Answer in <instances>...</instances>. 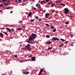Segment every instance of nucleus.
I'll use <instances>...</instances> for the list:
<instances>
[{
	"label": "nucleus",
	"instance_id": "nucleus-11",
	"mask_svg": "<svg viewBox=\"0 0 75 75\" xmlns=\"http://www.w3.org/2000/svg\"><path fill=\"white\" fill-rule=\"evenodd\" d=\"M29 40H28L27 41V42L29 43V44H32V43H33V42H32L31 41H29Z\"/></svg>",
	"mask_w": 75,
	"mask_h": 75
},
{
	"label": "nucleus",
	"instance_id": "nucleus-34",
	"mask_svg": "<svg viewBox=\"0 0 75 75\" xmlns=\"http://www.w3.org/2000/svg\"><path fill=\"white\" fill-rule=\"evenodd\" d=\"M32 56V55H30L29 57H28V58H30V57H31Z\"/></svg>",
	"mask_w": 75,
	"mask_h": 75
},
{
	"label": "nucleus",
	"instance_id": "nucleus-3",
	"mask_svg": "<svg viewBox=\"0 0 75 75\" xmlns=\"http://www.w3.org/2000/svg\"><path fill=\"white\" fill-rule=\"evenodd\" d=\"M37 35L35 34L32 33V35H31V37H32L33 39H35V38L37 37Z\"/></svg>",
	"mask_w": 75,
	"mask_h": 75
},
{
	"label": "nucleus",
	"instance_id": "nucleus-33",
	"mask_svg": "<svg viewBox=\"0 0 75 75\" xmlns=\"http://www.w3.org/2000/svg\"><path fill=\"white\" fill-rule=\"evenodd\" d=\"M23 73H24L25 74H27V72H24Z\"/></svg>",
	"mask_w": 75,
	"mask_h": 75
},
{
	"label": "nucleus",
	"instance_id": "nucleus-23",
	"mask_svg": "<svg viewBox=\"0 0 75 75\" xmlns=\"http://www.w3.org/2000/svg\"><path fill=\"white\" fill-rule=\"evenodd\" d=\"M6 8V9H9L10 8V7H8L7 8L6 7V8Z\"/></svg>",
	"mask_w": 75,
	"mask_h": 75
},
{
	"label": "nucleus",
	"instance_id": "nucleus-46",
	"mask_svg": "<svg viewBox=\"0 0 75 75\" xmlns=\"http://www.w3.org/2000/svg\"><path fill=\"white\" fill-rule=\"evenodd\" d=\"M68 42V41H67V42H65V44H67V43Z\"/></svg>",
	"mask_w": 75,
	"mask_h": 75
},
{
	"label": "nucleus",
	"instance_id": "nucleus-2",
	"mask_svg": "<svg viewBox=\"0 0 75 75\" xmlns=\"http://www.w3.org/2000/svg\"><path fill=\"white\" fill-rule=\"evenodd\" d=\"M64 13L65 14H67L68 13H69V10L68 9V8H64Z\"/></svg>",
	"mask_w": 75,
	"mask_h": 75
},
{
	"label": "nucleus",
	"instance_id": "nucleus-62",
	"mask_svg": "<svg viewBox=\"0 0 75 75\" xmlns=\"http://www.w3.org/2000/svg\"><path fill=\"white\" fill-rule=\"evenodd\" d=\"M0 12H2V10H0Z\"/></svg>",
	"mask_w": 75,
	"mask_h": 75
},
{
	"label": "nucleus",
	"instance_id": "nucleus-59",
	"mask_svg": "<svg viewBox=\"0 0 75 75\" xmlns=\"http://www.w3.org/2000/svg\"><path fill=\"white\" fill-rule=\"evenodd\" d=\"M2 30H4V28H1Z\"/></svg>",
	"mask_w": 75,
	"mask_h": 75
},
{
	"label": "nucleus",
	"instance_id": "nucleus-24",
	"mask_svg": "<svg viewBox=\"0 0 75 75\" xmlns=\"http://www.w3.org/2000/svg\"><path fill=\"white\" fill-rule=\"evenodd\" d=\"M35 18L37 19H39L38 17V16H36L35 17Z\"/></svg>",
	"mask_w": 75,
	"mask_h": 75
},
{
	"label": "nucleus",
	"instance_id": "nucleus-27",
	"mask_svg": "<svg viewBox=\"0 0 75 75\" xmlns=\"http://www.w3.org/2000/svg\"><path fill=\"white\" fill-rule=\"evenodd\" d=\"M53 48V47H49L48 48V50H50Z\"/></svg>",
	"mask_w": 75,
	"mask_h": 75
},
{
	"label": "nucleus",
	"instance_id": "nucleus-16",
	"mask_svg": "<svg viewBox=\"0 0 75 75\" xmlns=\"http://www.w3.org/2000/svg\"><path fill=\"white\" fill-rule=\"evenodd\" d=\"M39 6H38V8H39V9H41V7L40 6V4H38Z\"/></svg>",
	"mask_w": 75,
	"mask_h": 75
},
{
	"label": "nucleus",
	"instance_id": "nucleus-40",
	"mask_svg": "<svg viewBox=\"0 0 75 75\" xmlns=\"http://www.w3.org/2000/svg\"><path fill=\"white\" fill-rule=\"evenodd\" d=\"M14 57H15V58H17V55H14Z\"/></svg>",
	"mask_w": 75,
	"mask_h": 75
},
{
	"label": "nucleus",
	"instance_id": "nucleus-36",
	"mask_svg": "<svg viewBox=\"0 0 75 75\" xmlns=\"http://www.w3.org/2000/svg\"><path fill=\"white\" fill-rule=\"evenodd\" d=\"M3 2H6V0H2Z\"/></svg>",
	"mask_w": 75,
	"mask_h": 75
},
{
	"label": "nucleus",
	"instance_id": "nucleus-15",
	"mask_svg": "<svg viewBox=\"0 0 75 75\" xmlns=\"http://www.w3.org/2000/svg\"><path fill=\"white\" fill-rule=\"evenodd\" d=\"M7 30L10 32L11 31V30L10 29L8 28H6Z\"/></svg>",
	"mask_w": 75,
	"mask_h": 75
},
{
	"label": "nucleus",
	"instance_id": "nucleus-52",
	"mask_svg": "<svg viewBox=\"0 0 75 75\" xmlns=\"http://www.w3.org/2000/svg\"><path fill=\"white\" fill-rule=\"evenodd\" d=\"M15 2H18V1H17V0H16V1H15Z\"/></svg>",
	"mask_w": 75,
	"mask_h": 75
},
{
	"label": "nucleus",
	"instance_id": "nucleus-12",
	"mask_svg": "<svg viewBox=\"0 0 75 75\" xmlns=\"http://www.w3.org/2000/svg\"><path fill=\"white\" fill-rule=\"evenodd\" d=\"M43 69H41L40 70V72L41 74L43 72Z\"/></svg>",
	"mask_w": 75,
	"mask_h": 75
},
{
	"label": "nucleus",
	"instance_id": "nucleus-55",
	"mask_svg": "<svg viewBox=\"0 0 75 75\" xmlns=\"http://www.w3.org/2000/svg\"><path fill=\"white\" fill-rule=\"evenodd\" d=\"M54 10H53V11H52V12H54Z\"/></svg>",
	"mask_w": 75,
	"mask_h": 75
},
{
	"label": "nucleus",
	"instance_id": "nucleus-57",
	"mask_svg": "<svg viewBox=\"0 0 75 75\" xmlns=\"http://www.w3.org/2000/svg\"><path fill=\"white\" fill-rule=\"evenodd\" d=\"M66 17H67V16L69 17V15H66Z\"/></svg>",
	"mask_w": 75,
	"mask_h": 75
},
{
	"label": "nucleus",
	"instance_id": "nucleus-10",
	"mask_svg": "<svg viewBox=\"0 0 75 75\" xmlns=\"http://www.w3.org/2000/svg\"><path fill=\"white\" fill-rule=\"evenodd\" d=\"M32 13L31 12H30L29 13V15L28 16V17H30V16H31V14H32Z\"/></svg>",
	"mask_w": 75,
	"mask_h": 75
},
{
	"label": "nucleus",
	"instance_id": "nucleus-4",
	"mask_svg": "<svg viewBox=\"0 0 75 75\" xmlns=\"http://www.w3.org/2000/svg\"><path fill=\"white\" fill-rule=\"evenodd\" d=\"M28 40H29L30 41H33V38L32 36H31V35L30 36L29 39H28Z\"/></svg>",
	"mask_w": 75,
	"mask_h": 75
},
{
	"label": "nucleus",
	"instance_id": "nucleus-5",
	"mask_svg": "<svg viewBox=\"0 0 75 75\" xmlns=\"http://www.w3.org/2000/svg\"><path fill=\"white\" fill-rule=\"evenodd\" d=\"M52 40L54 41H55L56 40H58V41H59V39L57 38H53L52 39Z\"/></svg>",
	"mask_w": 75,
	"mask_h": 75
},
{
	"label": "nucleus",
	"instance_id": "nucleus-7",
	"mask_svg": "<svg viewBox=\"0 0 75 75\" xmlns=\"http://www.w3.org/2000/svg\"><path fill=\"white\" fill-rule=\"evenodd\" d=\"M32 60H30V61H33L35 60V57H32Z\"/></svg>",
	"mask_w": 75,
	"mask_h": 75
},
{
	"label": "nucleus",
	"instance_id": "nucleus-44",
	"mask_svg": "<svg viewBox=\"0 0 75 75\" xmlns=\"http://www.w3.org/2000/svg\"><path fill=\"white\" fill-rule=\"evenodd\" d=\"M48 4H49V5H50V2L48 3Z\"/></svg>",
	"mask_w": 75,
	"mask_h": 75
},
{
	"label": "nucleus",
	"instance_id": "nucleus-35",
	"mask_svg": "<svg viewBox=\"0 0 75 75\" xmlns=\"http://www.w3.org/2000/svg\"><path fill=\"white\" fill-rule=\"evenodd\" d=\"M39 10H40V11H42L43 12H44V11L42 10V9H41V8L39 9Z\"/></svg>",
	"mask_w": 75,
	"mask_h": 75
},
{
	"label": "nucleus",
	"instance_id": "nucleus-14",
	"mask_svg": "<svg viewBox=\"0 0 75 75\" xmlns=\"http://www.w3.org/2000/svg\"><path fill=\"white\" fill-rule=\"evenodd\" d=\"M11 31H12L14 33H15V31L13 28H11Z\"/></svg>",
	"mask_w": 75,
	"mask_h": 75
},
{
	"label": "nucleus",
	"instance_id": "nucleus-20",
	"mask_svg": "<svg viewBox=\"0 0 75 75\" xmlns=\"http://www.w3.org/2000/svg\"><path fill=\"white\" fill-rule=\"evenodd\" d=\"M56 31V29H54L53 30V32H55Z\"/></svg>",
	"mask_w": 75,
	"mask_h": 75
},
{
	"label": "nucleus",
	"instance_id": "nucleus-64",
	"mask_svg": "<svg viewBox=\"0 0 75 75\" xmlns=\"http://www.w3.org/2000/svg\"><path fill=\"white\" fill-rule=\"evenodd\" d=\"M43 2H46L45 1H43Z\"/></svg>",
	"mask_w": 75,
	"mask_h": 75
},
{
	"label": "nucleus",
	"instance_id": "nucleus-19",
	"mask_svg": "<svg viewBox=\"0 0 75 75\" xmlns=\"http://www.w3.org/2000/svg\"><path fill=\"white\" fill-rule=\"evenodd\" d=\"M2 4H3V5L4 6L5 5H6L7 4L6 2H4V3H2Z\"/></svg>",
	"mask_w": 75,
	"mask_h": 75
},
{
	"label": "nucleus",
	"instance_id": "nucleus-49",
	"mask_svg": "<svg viewBox=\"0 0 75 75\" xmlns=\"http://www.w3.org/2000/svg\"><path fill=\"white\" fill-rule=\"evenodd\" d=\"M71 37H73V34H71Z\"/></svg>",
	"mask_w": 75,
	"mask_h": 75
},
{
	"label": "nucleus",
	"instance_id": "nucleus-54",
	"mask_svg": "<svg viewBox=\"0 0 75 75\" xmlns=\"http://www.w3.org/2000/svg\"><path fill=\"white\" fill-rule=\"evenodd\" d=\"M68 19V18H67H67H66V19Z\"/></svg>",
	"mask_w": 75,
	"mask_h": 75
},
{
	"label": "nucleus",
	"instance_id": "nucleus-43",
	"mask_svg": "<svg viewBox=\"0 0 75 75\" xmlns=\"http://www.w3.org/2000/svg\"><path fill=\"white\" fill-rule=\"evenodd\" d=\"M33 9L35 10H36V8H35L34 7H33Z\"/></svg>",
	"mask_w": 75,
	"mask_h": 75
},
{
	"label": "nucleus",
	"instance_id": "nucleus-61",
	"mask_svg": "<svg viewBox=\"0 0 75 75\" xmlns=\"http://www.w3.org/2000/svg\"><path fill=\"white\" fill-rule=\"evenodd\" d=\"M22 49H23V50H25V48H22Z\"/></svg>",
	"mask_w": 75,
	"mask_h": 75
},
{
	"label": "nucleus",
	"instance_id": "nucleus-18",
	"mask_svg": "<svg viewBox=\"0 0 75 75\" xmlns=\"http://www.w3.org/2000/svg\"><path fill=\"white\" fill-rule=\"evenodd\" d=\"M46 37L47 38H50V36L49 35H46Z\"/></svg>",
	"mask_w": 75,
	"mask_h": 75
},
{
	"label": "nucleus",
	"instance_id": "nucleus-9",
	"mask_svg": "<svg viewBox=\"0 0 75 75\" xmlns=\"http://www.w3.org/2000/svg\"><path fill=\"white\" fill-rule=\"evenodd\" d=\"M0 37H1V38H3L4 37V35L2 33L0 32Z\"/></svg>",
	"mask_w": 75,
	"mask_h": 75
},
{
	"label": "nucleus",
	"instance_id": "nucleus-50",
	"mask_svg": "<svg viewBox=\"0 0 75 75\" xmlns=\"http://www.w3.org/2000/svg\"><path fill=\"white\" fill-rule=\"evenodd\" d=\"M8 2H7V4H6V6H7V5H8Z\"/></svg>",
	"mask_w": 75,
	"mask_h": 75
},
{
	"label": "nucleus",
	"instance_id": "nucleus-17",
	"mask_svg": "<svg viewBox=\"0 0 75 75\" xmlns=\"http://www.w3.org/2000/svg\"><path fill=\"white\" fill-rule=\"evenodd\" d=\"M65 23L66 24H68L69 22H65Z\"/></svg>",
	"mask_w": 75,
	"mask_h": 75
},
{
	"label": "nucleus",
	"instance_id": "nucleus-51",
	"mask_svg": "<svg viewBox=\"0 0 75 75\" xmlns=\"http://www.w3.org/2000/svg\"><path fill=\"white\" fill-rule=\"evenodd\" d=\"M38 4H37L36 5V6H37V7H38Z\"/></svg>",
	"mask_w": 75,
	"mask_h": 75
},
{
	"label": "nucleus",
	"instance_id": "nucleus-41",
	"mask_svg": "<svg viewBox=\"0 0 75 75\" xmlns=\"http://www.w3.org/2000/svg\"><path fill=\"white\" fill-rule=\"evenodd\" d=\"M22 27L24 28H25V26H22Z\"/></svg>",
	"mask_w": 75,
	"mask_h": 75
},
{
	"label": "nucleus",
	"instance_id": "nucleus-32",
	"mask_svg": "<svg viewBox=\"0 0 75 75\" xmlns=\"http://www.w3.org/2000/svg\"><path fill=\"white\" fill-rule=\"evenodd\" d=\"M50 4H52V1H50Z\"/></svg>",
	"mask_w": 75,
	"mask_h": 75
},
{
	"label": "nucleus",
	"instance_id": "nucleus-60",
	"mask_svg": "<svg viewBox=\"0 0 75 75\" xmlns=\"http://www.w3.org/2000/svg\"><path fill=\"white\" fill-rule=\"evenodd\" d=\"M43 2V1H42L41 2V4H42V3Z\"/></svg>",
	"mask_w": 75,
	"mask_h": 75
},
{
	"label": "nucleus",
	"instance_id": "nucleus-8",
	"mask_svg": "<svg viewBox=\"0 0 75 75\" xmlns=\"http://www.w3.org/2000/svg\"><path fill=\"white\" fill-rule=\"evenodd\" d=\"M52 43V42L51 41H49L47 42L46 43V44L50 45Z\"/></svg>",
	"mask_w": 75,
	"mask_h": 75
},
{
	"label": "nucleus",
	"instance_id": "nucleus-47",
	"mask_svg": "<svg viewBox=\"0 0 75 75\" xmlns=\"http://www.w3.org/2000/svg\"><path fill=\"white\" fill-rule=\"evenodd\" d=\"M20 22H21V23H23V21H20Z\"/></svg>",
	"mask_w": 75,
	"mask_h": 75
},
{
	"label": "nucleus",
	"instance_id": "nucleus-21",
	"mask_svg": "<svg viewBox=\"0 0 75 75\" xmlns=\"http://www.w3.org/2000/svg\"><path fill=\"white\" fill-rule=\"evenodd\" d=\"M60 5H61V6H66V5L65 4H60Z\"/></svg>",
	"mask_w": 75,
	"mask_h": 75
},
{
	"label": "nucleus",
	"instance_id": "nucleus-38",
	"mask_svg": "<svg viewBox=\"0 0 75 75\" xmlns=\"http://www.w3.org/2000/svg\"><path fill=\"white\" fill-rule=\"evenodd\" d=\"M17 29L18 30H21V29L20 28H18Z\"/></svg>",
	"mask_w": 75,
	"mask_h": 75
},
{
	"label": "nucleus",
	"instance_id": "nucleus-22",
	"mask_svg": "<svg viewBox=\"0 0 75 75\" xmlns=\"http://www.w3.org/2000/svg\"><path fill=\"white\" fill-rule=\"evenodd\" d=\"M55 4H52L51 5V6L52 7H54V6Z\"/></svg>",
	"mask_w": 75,
	"mask_h": 75
},
{
	"label": "nucleus",
	"instance_id": "nucleus-37",
	"mask_svg": "<svg viewBox=\"0 0 75 75\" xmlns=\"http://www.w3.org/2000/svg\"><path fill=\"white\" fill-rule=\"evenodd\" d=\"M2 5H3L2 4H1L0 5L1 7H3V6H2Z\"/></svg>",
	"mask_w": 75,
	"mask_h": 75
},
{
	"label": "nucleus",
	"instance_id": "nucleus-6",
	"mask_svg": "<svg viewBox=\"0 0 75 75\" xmlns=\"http://www.w3.org/2000/svg\"><path fill=\"white\" fill-rule=\"evenodd\" d=\"M45 18H47L50 16V15L49 13H47L45 14Z\"/></svg>",
	"mask_w": 75,
	"mask_h": 75
},
{
	"label": "nucleus",
	"instance_id": "nucleus-56",
	"mask_svg": "<svg viewBox=\"0 0 75 75\" xmlns=\"http://www.w3.org/2000/svg\"><path fill=\"white\" fill-rule=\"evenodd\" d=\"M58 1H57L56 2V3H57V4L58 3Z\"/></svg>",
	"mask_w": 75,
	"mask_h": 75
},
{
	"label": "nucleus",
	"instance_id": "nucleus-45",
	"mask_svg": "<svg viewBox=\"0 0 75 75\" xmlns=\"http://www.w3.org/2000/svg\"><path fill=\"white\" fill-rule=\"evenodd\" d=\"M41 20V19H40V18H39V21H40Z\"/></svg>",
	"mask_w": 75,
	"mask_h": 75
},
{
	"label": "nucleus",
	"instance_id": "nucleus-63",
	"mask_svg": "<svg viewBox=\"0 0 75 75\" xmlns=\"http://www.w3.org/2000/svg\"><path fill=\"white\" fill-rule=\"evenodd\" d=\"M29 72H27V74H29Z\"/></svg>",
	"mask_w": 75,
	"mask_h": 75
},
{
	"label": "nucleus",
	"instance_id": "nucleus-1",
	"mask_svg": "<svg viewBox=\"0 0 75 75\" xmlns=\"http://www.w3.org/2000/svg\"><path fill=\"white\" fill-rule=\"evenodd\" d=\"M30 44H28L27 45H26L25 46V50H29V51H30L31 48L30 47Z\"/></svg>",
	"mask_w": 75,
	"mask_h": 75
},
{
	"label": "nucleus",
	"instance_id": "nucleus-25",
	"mask_svg": "<svg viewBox=\"0 0 75 75\" xmlns=\"http://www.w3.org/2000/svg\"><path fill=\"white\" fill-rule=\"evenodd\" d=\"M45 25L47 26H50V25H49L47 23H45Z\"/></svg>",
	"mask_w": 75,
	"mask_h": 75
},
{
	"label": "nucleus",
	"instance_id": "nucleus-39",
	"mask_svg": "<svg viewBox=\"0 0 75 75\" xmlns=\"http://www.w3.org/2000/svg\"><path fill=\"white\" fill-rule=\"evenodd\" d=\"M47 2H49V0H45Z\"/></svg>",
	"mask_w": 75,
	"mask_h": 75
},
{
	"label": "nucleus",
	"instance_id": "nucleus-13",
	"mask_svg": "<svg viewBox=\"0 0 75 75\" xmlns=\"http://www.w3.org/2000/svg\"><path fill=\"white\" fill-rule=\"evenodd\" d=\"M54 26H51V27L50 28H51V29L52 30V29H54Z\"/></svg>",
	"mask_w": 75,
	"mask_h": 75
},
{
	"label": "nucleus",
	"instance_id": "nucleus-58",
	"mask_svg": "<svg viewBox=\"0 0 75 75\" xmlns=\"http://www.w3.org/2000/svg\"><path fill=\"white\" fill-rule=\"evenodd\" d=\"M13 37H11V38H10L11 39H13Z\"/></svg>",
	"mask_w": 75,
	"mask_h": 75
},
{
	"label": "nucleus",
	"instance_id": "nucleus-29",
	"mask_svg": "<svg viewBox=\"0 0 75 75\" xmlns=\"http://www.w3.org/2000/svg\"><path fill=\"white\" fill-rule=\"evenodd\" d=\"M22 0H18V1L19 2H21V1H22ZM23 1H25V0H23Z\"/></svg>",
	"mask_w": 75,
	"mask_h": 75
},
{
	"label": "nucleus",
	"instance_id": "nucleus-28",
	"mask_svg": "<svg viewBox=\"0 0 75 75\" xmlns=\"http://www.w3.org/2000/svg\"><path fill=\"white\" fill-rule=\"evenodd\" d=\"M4 33L6 35H8V34L6 32H4Z\"/></svg>",
	"mask_w": 75,
	"mask_h": 75
},
{
	"label": "nucleus",
	"instance_id": "nucleus-26",
	"mask_svg": "<svg viewBox=\"0 0 75 75\" xmlns=\"http://www.w3.org/2000/svg\"><path fill=\"white\" fill-rule=\"evenodd\" d=\"M60 40H62V41H63V42L65 41V40H64V39L61 38V39H60Z\"/></svg>",
	"mask_w": 75,
	"mask_h": 75
},
{
	"label": "nucleus",
	"instance_id": "nucleus-48",
	"mask_svg": "<svg viewBox=\"0 0 75 75\" xmlns=\"http://www.w3.org/2000/svg\"><path fill=\"white\" fill-rule=\"evenodd\" d=\"M13 12V11H11L10 12V13H12Z\"/></svg>",
	"mask_w": 75,
	"mask_h": 75
},
{
	"label": "nucleus",
	"instance_id": "nucleus-42",
	"mask_svg": "<svg viewBox=\"0 0 75 75\" xmlns=\"http://www.w3.org/2000/svg\"><path fill=\"white\" fill-rule=\"evenodd\" d=\"M41 73L40 72L38 74V75H41Z\"/></svg>",
	"mask_w": 75,
	"mask_h": 75
},
{
	"label": "nucleus",
	"instance_id": "nucleus-31",
	"mask_svg": "<svg viewBox=\"0 0 75 75\" xmlns=\"http://www.w3.org/2000/svg\"><path fill=\"white\" fill-rule=\"evenodd\" d=\"M63 45H64V44H62V45H60L59 46V47H62V46Z\"/></svg>",
	"mask_w": 75,
	"mask_h": 75
},
{
	"label": "nucleus",
	"instance_id": "nucleus-30",
	"mask_svg": "<svg viewBox=\"0 0 75 75\" xmlns=\"http://www.w3.org/2000/svg\"><path fill=\"white\" fill-rule=\"evenodd\" d=\"M35 21V20L34 19H31V20H30V21L31 22H33V21Z\"/></svg>",
	"mask_w": 75,
	"mask_h": 75
},
{
	"label": "nucleus",
	"instance_id": "nucleus-53",
	"mask_svg": "<svg viewBox=\"0 0 75 75\" xmlns=\"http://www.w3.org/2000/svg\"><path fill=\"white\" fill-rule=\"evenodd\" d=\"M23 61H22L21 60H20V62H21L22 63V62Z\"/></svg>",
	"mask_w": 75,
	"mask_h": 75
}]
</instances>
